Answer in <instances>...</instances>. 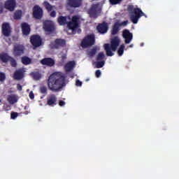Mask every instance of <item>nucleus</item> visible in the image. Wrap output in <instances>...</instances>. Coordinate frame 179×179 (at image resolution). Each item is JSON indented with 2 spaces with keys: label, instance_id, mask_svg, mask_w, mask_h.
I'll return each mask as SVG.
<instances>
[{
  "label": "nucleus",
  "instance_id": "f257e3e1",
  "mask_svg": "<svg viewBox=\"0 0 179 179\" xmlns=\"http://www.w3.org/2000/svg\"><path fill=\"white\" fill-rule=\"evenodd\" d=\"M65 80V76L62 73H55L48 80V87L51 92H59L62 87L66 86Z\"/></svg>",
  "mask_w": 179,
  "mask_h": 179
},
{
  "label": "nucleus",
  "instance_id": "f03ea898",
  "mask_svg": "<svg viewBox=\"0 0 179 179\" xmlns=\"http://www.w3.org/2000/svg\"><path fill=\"white\" fill-rule=\"evenodd\" d=\"M120 38L115 36L110 40V44H104L103 47L107 57H113V55H114L113 51H117V48H118V45H120Z\"/></svg>",
  "mask_w": 179,
  "mask_h": 179
},
{
  "label": "nucleus",
  "instance_id": "7ed1b4c3",
  "mask_svg": "<svg viewBox=\"0 0 179 179\" xmlns=\"http://www.w3.org/2000/svg\"><path fill=\"white\" fill-rule=\"evenodd\" d=\"M127 10L129 13H134L130 15V20L134 24L138 23V20L142 17V16H145V13L142 12V10L139 8H134L133 5H129L127 6Z\"/></svg>",
  "mask_w": 179,
  "mask_h": 179
},
{
  "label": "nucleus",
  "instance_id": "20e7f679",
  "mask_svg": "<svg viewBox=\"0 0 179 179\" xmlns=\"http://www.w3.org/2000/svg\"><path fill=\"white\" fill-rule=\"evenodd\" d=\"M96 43V38L94 37V34H90L83 39L81 41V47L83 48H87V47H92V45H94Z\"/></svg>",
  "mask_w": 179,
  "mask_h": 179
},
{
  "label": "nucleus",
  "instance_id": "39448f33",
  "mask_svg": "<svg viewBox=\"0 0 179 179\" xmlns=\"http://www.w3.org/2000/svg\"><path fill=\"white\" fill-rule=\"evenodd\" d=\"M80 18L78 15H73L70 21L67 22V28L69 30L74 31L79 27Z\"/></svg>",
  "mask_w": 179,
  "mask_h": 179
},
{
  "label": "nucleus",
  "instance_id": "423d86ee",
  "mask_svg": "<svg viewBox=\"0 0 179 179\" xmlns=\"http://www.w3.org/2000/svg\"><path fill=\"white\" fill-rule=\"evenodd\" d=\"M66 45V41L65 39L57 38L55 41L51 42L50 47L51 50H59L64 48Z\"/></svg>",
  "mask_w": 179,
  "mask_h": 179
},
{
  "label": "nucleus",
  "instance_id": "0eeeda50",
  "mask_svg": "<svg viewBox=\"0 0 179 179\" xmlns=\"http://www.w3.org/2000/svg\"><path fill=\"white\" fill-rule=\"evenodd\" d=\"M88 13L90 15V17L96 19V17L99 16V14L101 13V8L100 6H99L98 4H93L88 10Z\"/></svg>",
  "mask_w": 179,
  "mask_h": 179
},
{
  "label": "nucleus",
  "instance_id": "6e6552de",
  "mask_svg": "<svg viewBox=\"0 0 179 179\" xmlns=\"http://www.w3.org/2000/svg\"><path fill=\"white\" fill-rule=\"evenodd\" d=\"M43 29L46 33L51 34V33H54V31H55V25H54V22L52 21L45 20L43 22Z\"/></svg>",
  "mask_w": 179,
  "mask_h": 179
},
{
  "label": "nucleus",
  "instance_id": "1a4fd4ad",
  "mask_svg": "<svg viewBox=\"0 0 179 179\" xmlns=\"http://www.w3.org/2000/svg\"><path fill=\"white\" fill-rule=\"evenodd\" d=\"M32 15L34 19L40 20L43 18V8L40 6H34L32 8Z\"/></svg>",
  "mask_w": 179,
  "mask_h": 179
},
{
  "label": "nucleus",
  "instance_id": "9d476101",
  "mask_svg": "<svg viewBox=\"0 0 179 179\" xmlns=\"http://www.w3.org/2000/svg\"><path fill=\"white\" fill-rule=\"evenodd\" d=\"M24 45L22 44H15L13 47V54L14 57H21L24 54Z\"/></svg>",
  "mask_w": 179,
  "mask_h": 179
},
{
  "label": "nucleus",
  "instance_id": "9b49d317",
  "mask_svg": "<svg viewBox=\"0 0 179 179\" xmlns=\"http://www.w3.org/2000/svg\"><path fill=\"white\" fill-rule=\"evenodd\" d=\"M30 43L34 47H40L43 43V39L40 35H32L30 38Z\"/></svg>",
  "mask_w": 179,
  "mask_h": 179
},
{
  "label": "nucleus",
  "instance_id": "f8f14e48",
  "mask_svg": "<svg viewBox=\"0 0 179 179\" xmlns=\"http://www.w3.org/2000/svg\"><path fill=\"white\" fill-rule=\"evenodd\" d=\"M96 30L100 34H106L108 31V24L106 22L99 24Z\"/></svg>",
  "mask_w": 179,
  "mask_h": 179
},
{
  "label": "nucleus",
  "instance_id": "ddd939ff",
  "mask_svg": "<svg viewBox=\"0 0 179 179\" xmlns=\"http://www.w3.org/2000/svg\"><path fill=\"white\" fill-rule=\"evenodd\" d=\"M21 30L22 36L27 37V36H29L31 31V28L27 22H22L21 24Z\"/></svg>",
  "mask_w": 179,
  "mask_h": 179
},
{
  "label": "nucleus",
  "instance_id": "4468645a",
  "mask_svg": "<svg viewBox=\"0 0 179 179\" xmlns=\"http://www.w3.org/2000/svg\"><path fill=\"white\" fill-rule=\"evenodd\" d=\"M123 38H124V43L129 44L134 38V35L128 29H124L122 32Z\"/></svg>",
  "mask_w": 179,
  "mask_h": 179
},
{
  "label": "nucleus",
  "instance_id": "2eb2a0df",
  "mask_svg": "<svg viewBox=\"0 0 179 179\" xmlns=\"http://www.w3.org/2000/svg\"><path fill=\"white\" fill-rule=\"evenodd\" d=\"M24 72L25 71L23 69L16 70L13 73V79H15V80H22V79L24 78Z\"/></svg>",
  "mask_w": 179,
  "mask_h": 179
},
{
  "label": "nucleus",
  "instance_id": "dca6fc26",
  "mask_svg": "<svg viewBox=\"0 0 179 179\" xmlns=\"http://www.w3.org/2000/svg\"><path fill=\"white\" fill-rule=\"evenodd\" d=\"M1 31L2 34H3L5 37H9V36H10V25L8 22H4L2 24Z\"/></svg>",
  "mask_w": 179,
  "mask_h": 179
},
{
  "label": "nucleus",
  "instance_id": "f3484780",
  "mask_svg": "<svg viewBox=\"0 0 179 179\" xmlns=\"http://www.w3.org/2000/svg\"><path fill=\"white\" fill-rule=\"evenodd\" d=\"M40 63L45 66H54L55 65V60L51 57H45L41 60Z\"/></svg>",
  "mask_w": 179,
  "mask_h": 179
},
{
  "label": "nucleus",
  "instance_id": "a211bd4d",
  "mask_svg": "<svg viewBox=\"0 0 179 179\" xmlns=\"http://www.w3.org/2000/svg\"><path fill=\"white\" fill-rule=\"evenodd\" d=\"M5 8L10 10V12H13L15 8H16V1L15 0H7L5 3Z\"/></svg>",
  "mask_w": 179,
  "mask_h": 179
},
{
  "label": "nucleus",
  "instance_id": "6ab92c4d",
  "mask_svg": "<svg viewBox=\"0 0 179 179\" xmlns=\"http://www.w3.org/2000/svg\"><path fill=\"white\" fill-rule=\"evenodd\" d=\"M83 0H67V5L70 8H80Z\"/></svg>",
  "mask_w": 179,
  "mask_h": 179
},
{
  "label": "nucleus",
  "instance_id": "aec40b11",
  "mask_svg": "<svg viewBox=\"0 0 179 179\" xmlns=\"http://www.w3.org/2000/svg\"><path fill=\"white\" fill-rule=\"evenodd\" d=\"M57 96L54 94H51L47 98V104L48 106H50V107H54V106H57Z\"/></svg>",
  "mask_w": 179,
  "mask_h": 179
},
{
  "label": "nucleus",
  "instance_id": "412c9836",
  "mask_svg": "<svg viewBox=\"0 0 179 179\" xmlns=\"http://www.w3.org/2000/svg\"><path fill=\"white\" fill-rule=\"evenodd\" d=\"M76 65V63H75V61H70L67 62L64 65V69L66 72H71V71H73V68H75V66Z\"/></svg>",
  "mask_w": 179,
  "mask_h": 179
},
{
  "label": "nucleus",
  "instance_id": "4be33fe9",
  "mask_svg": "<svg viewBox=\"0 0 179 179\" xmlns=\"http://www.w3.org/2000/svg\"><path fill=\"white\" fill-rule=\"evenodd\" d=\"M69 19V20H71V17H64L62 15H60L57 18V22L59 23V24L60 26H65V24H68V22L66 21V19Z\"/></svg>",
  "mask_w": 179,
  "mask_h": 179
},
{
  "label": "nucleus",
  "instance_id": "5701e85b",
  "mask_svg": "<svg viewBox=\"0 0 179 179\" xmlns=\"http://www.w3.org/2000/svg\"><path fill=\"white\" fill-rule=\"evenodd\" d=\"M11 57H12L9 56L8 53L3 52L0 54V60L1 62H3L4 64L9 62V60Z\"/></svg>",
  "mask_w": 179,
  "mask_h": 179
},
{
  "label": "nucleus",
  "instance_id": "b1692460",
  "mask_svg": "<svg viewBox=\"0 0 179 179\" xmlns=\"http://www.w3.org/2000/svg\"><path fill=\"white\" fill-rule=\"evenodd\" d=\"M121 26V24L119 22H115L111 30V34L112 36H115L120 31V27Z\"/></svg>",
  "mask_w": 179,
  "mask_h": 179
},
{
  "label": "nucleus",
  "instance_id": "393cba45",
  "mask_svg": "<svg viewBox=\"0 0 179 179\" xmlns=\"http://www.w3.org/2000/svg\"><path fill=\"white\" fill-rule=\"evenodd\" d=\"M87 54L90 58H93V57L97 54V47L95 46L93 48L87 50Z\"/></svg>",
  "mask_w": 179,
  "mask_h": 179
},
{
  "label": "nucleus",
  "instance_id": "a878e982",
  "mask_svg": "<svg viewBox=\"0 0 179 179\" xmlns=\"http://www.w3.org/2000/svg\"><path fill=\"white\" fill-rule=\"evenodd\" d=\"M7 101L10 104H15V103H17V98L16 95H9L7 97Z\"/></svg>",
  "mask_w": 179,
  "mask_h": 179
},
{
  "label": "nucleus",
  "instance_id": "bb28decb",
  "mask_svg": "<svg viewBox=\"0 0 179 179\" xmlns=\"http://www.w3.org/2000/svg\"><path fill=\"white\" fill-rule=\"evenodd\" d=\"M21 62L23 65H30V64H31V59L29 57L24 56L22 57Z\"/></svg>",
  "mask_w": 179,
  "mask_h": 179
},
{
  "label": "nucleus",
  "instance_id": "cd10ccee",
  "mask_svg": "<svg viewBox=\"0 0 179 179\" xmlns=\"http://www.w3.org/2000/svg\"><path fill=\"white\" fill-rule=\"evenodd\" d=\"M31 76H32L34 80H40V78H41V73L40 72H32L31 73Z\"/></svg>",
  "mask_w": 179,
  "mask_h": 179
},
{
  "label": "nucleus",
  "instance_id": "c85d7f7f",
  "mask_svg": "<svg viewBox=\"0 0 179 179\" xmlns=\"http://www.w3.org/2000/svg\"><path fill=\"white\" fill-rule=\"evenodd\" d=\"M124 50H125V45L122 44L117 50V54L119 57H122L124 55Z\"/></svg>",
  "mask_w": 179,
  "mask_h": 179
},
{
  "label": "nucleus",
  "instance_id": "c756f323",
  "mask_svg": "<svg viewBox=\"0 0 179 179\" xmlns=\"http://www.w3.org/2000/svg\"><path fill=\"white\" fill-rule=\"evenodd\" d=\"M14 19L15 20H20V19H22V10H17L14 13Z\"/></svg>",
  "mask_w": 179,
  "mask_h": 179
},
{
  "label": "nucleus",
  "instance_id": "7c9ffc66",
  "mask_svg": "<svg viewBox=\"0 0 179 179\" xmlns=\"http://www.w3.org/2000/svg\"><path fill=\"white\" fill-rule=\"evenodd\" d=\"M8 62H10V64L12 66V68H16V66H17V62H16V59H15V58L11 57Z\"/></svg>",
  "mask_w": 179,
  "mask_h": 179
},
{
  "label": "nucleus",
  "instance_id": "2f4dec72",
  "mask_svg": "<svg viewBox=\"0 0 179 179\" xmlns=\"http://www.w3.org/2000/svg\"><path fill=\"white\" fill-rule=\"evenodd\" d=\"M44 6L48 12H51V10H52V6H51V4L48 1H44Z\"/></svg>",
  "mask_w": 179,
  "mask_h": 179
},
{
  "label": "nucleus",
  "instance_id": "473e14b6",
  "mask_svg": "<svg viewBox=\"0 0 179 179\" xmlns=\"http://www.w3.org/2000/svg\"><path fill=\"white\" fill-rule=\"evenodd\" d=\"M106 55H104V52H101L96 56V61H103Z\"/></svg>",
  "mask_w": 179,
  "mask_h": 179
},
{
  "label": "nucleus",
  "instance_id": "72a5a7b5",
  "mask_svg": "<svg viewBox=\"0 0 179 179\" xmlns=\"http://www.w3.org/2000/svg\"><path fill=\"white\" fill-rule=\"evenodd\" d=\"M105 64V61H98L96 62V68H103Z\"/></svg>",
  "mask_w": 179,
  "mask_h": 179
},
{
  "label": "nucleus",
  "instance_id": "f704fd0d",
  "mask_svg": "<svg viewBox=\"0 0 179 179\" xmlns=\"http://www.w3.org/2000/svg\"><path fill=\"white\" fill-rule=\"evenodd\" d=\"M110 5H120L122 0H109Z\"/></svg>",
  "mask_w": 179,
  "mask_h": 179
},
{
  "label": "nucleus",
  "instance_id": "c9c22d12",
  "mask_svg": "<svg viewBox=\"0 0 179 179\" xmlns=\"http://www.w3.org/2000/svg\"><path fill=\"white\" fill-rule=\"evenodd\" d=\"M6 80V74L5 73L0 72V82H5Z\"/></svg>",
  "mask_w": 179,
  "mask_h": 179
},
{
  "label": "nucleus",
  "instance_id": "e433bc0d",
  "mask_svg": "<svg viewBox=\"0 0 179 179\" xmlns=\"http://www.w3.org/2000/svg\"><path fill=\"white\" fill-rule=\"evenodd\" d=\"M18 115H19V113H17V112H11L10 118L11 120H16Z\"/></svg>",
  "mask_w": 179,
  "mask_h": 179
},
{
  "label": "nucleus",
  "instance_id": "4c0bfd02",
  "mask_svg": "<svg viewBox=\"0 0 179 179\" xmlns=\"http://www.w3.org/2000/svg\"><path fill=\"white\" fill-rule=\"evenodd\" d=\"M40 92L42 94H47V87L45 86L41 87Z\"/></svg>",
  "mask_w": 179,
  "mask_h": 179
},
{
  "label": "nucleus",
  "instance_id": "58836bf2",
  "mask_svg": "<svg viewBox=\"0 0 179 179\" xmlns=\"http://www.w3.org/2000/svg\"><path fill=\"white\" fill-rule=\"evenodd\" d=\"M50 17H56L57 16V12L55 10H52L50 13Z\"/></svg>",
  "mask_w": 179,
  "mask_h": 179
},
{
  "label": "nucleus",
  "instance_id": "ea45409f",
  "mask_svg": "<svg viewBox=\"0 0 179 179\" xmlns=\"http://www.w3.org/2000/svg\"><path fill=\"white\" fill-rule=\"evenodd\" d=\"M95 76H96V78H100V76H101V71L100 70H96L95 72Z\"/></svg>",
  "mask_w": 179,
  "mask_h": 179
},
{
  "label": "nucleus",
  "instance_id": "a19ab883",
  "mask_svg": "<svg viewBox=\"0 0 179 179\" xmlns=\"http://www.w3.org/2000/svg\"><path fill=\"white\" fill-rule=\"evenodd\" d=\"M76 86H78V87L82 86V82H81L80 80H76Z\"/></svg>",
  "mask_w": 179,
  "mask_h": 179
},
{
  "label": "nucleus",
  "instance_id": "79ce46f5",
  "mask_svg": "<svg viewBox=\"0 0 179 179\" xmlns=\"http://www.w3.org/2000/svg\"><path fill=\"white\" fill-rule=\"evenodd\" d=\"M17 90H19L20 92H22V90H23V87H22V85H20V84H17Z\"/></svg>",
  "mask_w": 179,
  "mask_h": 179
},
{
  "label": "nucleus",
  "instance_id": "37998d69",
  "mask_svg": "<svg viewBox=\"0 0 179 179\" xmlns=\"http://www.w3.org/2000/svg\"><path fill=\"white\" fill-rule=\"evenodd\" d=\"M29 99H31V100H33V99H34V93H33V91H31L29 93Z\"/></svg>",
  "mask_w": 179,
  "mask_h": 179
},
{
  "label": "nucleus",
  "instance_id": "c03bdc74",
  "mask_svg": "<svg viewBox=\"0 0 179 179\" xmlns=\"http://www.w3.org/2000/svg\"><path fill=\"white\" fill-rule=\"evenodd\" d=\"M64 104H65V101L62 100L59 101V106H60L61 107L64 106Z\"/></svg>",
  "mask_w": 179,
  "mask_h": 179
},
{
  "label": "nucleus",
  "instance_id": "a18cd8bd",
  "mask_svg": "<svg viewBox=\"0 0 179 179\" xmlns=\"http://www.w3.org/2000/svg\"><path fill=\"white\" fill-rule=\"evenodd\" d=\"M121 24L122 26H127L128 24V20L124 21Z\"/></svg>",
  "mask_w": 179,
  "mask_h": 179
},
{
  "label": "nucleus",
  "instance_id": "49530a36",
  "mask_svg": "<svg viewBox=\"0 0 179 179\" xmlns=\"http://www.w3.org/2000/svg\"><path fill=\"white\" fill-rule=\"evenodd\" d=\"M23 114H24V115H27V114H29V111L26 110L23 113Z\"/></svg>",
  "mask_w": 179,
  "mask_h": 179
},
{
  "label": "nucleus",
  "instance_id": "de8ad7c7",
  "mask_svg": "<svg viewBox=\"0 0 179 179\" xmlns=\"http://www.w3.org/2000/svg\"><path fill=\"white\" fill-rule=\"evenodd\" d=\"M134 48V44H131L129 45V48Z\"/></svg>",
  "mask_w": 179,
  "mask_h": 179
},
{
  "label": "nucleus",
  "instance_id": "09e8293b",
  "mask_svg": "<svg viewBox=\"0 0 179 179\" xmlns=\"http://www.w3.org/2000/svg\"><path fill=\"white\" fill-rule=\"evenodd\" d=\"M0 103H2V100L1 99H0Z\"/></svg>",
  "mask_w": 179,
  "mask_h": 179
},
{
  "label": "nucleus",
  "instance_id": "8fccbe9b",
  "mask_svg": "<svg viewBox=\"0 0 179 179\" xmlns=\"http://www.w3.org/2000/svg\"><path fill=\"white\" fill-rule=\"evenodd\" d=\"M65 58V57H63V59Z\"/></svg>",
  "mask_w": 179,
  "mask_h": 179
}]
</instances>
